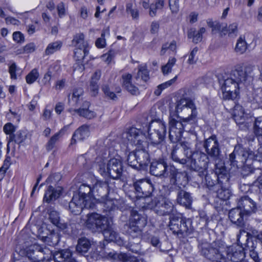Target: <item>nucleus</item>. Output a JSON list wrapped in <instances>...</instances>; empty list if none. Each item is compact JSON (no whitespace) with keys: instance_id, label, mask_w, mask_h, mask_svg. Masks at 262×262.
<instances>
[{"instance_id":"obj_8","label":"nucleus","mask_w":262,"mask_h":262,"mask_svg":"<svg viewBox=\"0 0 262 262\" xmlns=\"http://www.w3.org/2000/svg\"><path fill=\"white\" fill-rule=\"evenodd\" d=\"M168 226L173 233L180 236H187L193 231L192 221L189 219L170 216Z\"/></svg>"},{"instance_id":"obj_37","label":"nucleus","mask_w":262,"mask_h":262,"mask_svg":"<svg viewBox=\"0 0 262 262\" xmlns=\"http://www.w3.org/2000/svg\"><path fill=\"white\" fill-rule=\"evenodd\" d=\"M83 93V90L82 88H79L75 89L73 90L71 97L69 96L68 101L72 105L77 106L82 100V96Z\"/></svg>"},{"instance_id":"obj_42","label":"nucleus","mask_w":262,"mask_h":262,"mask_svg":"<svg viewBox=\"0 0 262 262\" xmlns=\"http://www.w3.org/2000/svg\"><path fill=\"white\" fill-rule=\"evenodd\" d=\"M247 47V43L245 41V37L240 36L237 40L234 51L238 54H242L246 52Z\"/></svg>"},{"instance_id":"obj_44","label":"nucleus","mask_w":262,"mask_h":262,"mask_svg":"<svg viewBox=\"0 0 262 262\" xmlns=\"http://www.w3.org/2000/svg\"><path fill=\"white\" fill-rule=\"evenodd\" d=\"M74 111L77 113L80 116L88 119H92L95 118L96 116V114L94 112L84 107L74 110Z\"/></svg>"},{"instance_id":"obj_31","label":"nucleus","mask_w":262,"mask_h":262,"mask_svg":"<svg viewBox=\"0 0 262 262\" xmlns=\"http://www.w3.org/2000/svg\"><path fill=\"white\" fill-rule=\"evenodd\" d=\"M233 118L237 124H243L246 120L243 107L239 104H235L233 111Z\"/></svg>"},{"instance_id":"obj_9","label":"nucleus","mask_w":262,"mask_h":262,"mask_svg":"<svg viewBox=\"0 0 262 262\" xmlns=\"http://www.w3.org/2000/svg\"><path fill=\"white\" fill-rule=\"evenodd\" d=\"M146 221L136 211L131 212L128 223L124 226V231L133 238L140 237L142 229L146 226Z\"/></svg>"},{"instance_id":"obj_39","label":"nucleus","mask_w":262,"mask_h":262,"mask_svg":"<svg viewBox=\"0 0 262 262\" xmlns=\"http://www.w3.org/2000/svg\"><path fill=\"white\" fill-rule=\"evenodd\" d=\"M72 43L77 48V49L88 46L87 41L84 40V35L81 33H78L74 36Z\"/></svg>"},{"instance_id":"obj_58","label":"nucleus","mask_w":262,"mask_h":262,"mask_svg":"<svg viewBox=\"0 0 262 262\" xmlns=\"http://www.w3.org/2000/svg\"><path fill=\"white\" fill-rule=\"evenodd\" d=\"M105 32L103 31L101 35V37L98 38L95 42L96 46L98 48H103L105 47L106 42L104 38Z\"/></svg>"},{"instance_id":"obj_18","label":"nucleus","mask_w":262,"mask_h":262,"mask_svg":"<svg viewBox=\"0 0 262 262\" xmlns=\"http://www.w3.org/2000/svg\"><path fill=\"white\" fill-rule=\"evenodd\" d=\"M149 242L153 247L163 252H167L172 248L167 236L163 232L158 235H151L149 238Z\"/></svg>"},{"instance_id":"obj_26","label":"nucleus","mask_w":262,"mask_h":262,"mask_svg":"<svg viewBox=\"0 0 262 262\" xmlns=\"http://www.w3.org/2000/svg\"><path fill=\"white\" fill-rule=\"evenodd\" d=\"M135 152L140 169L146 167L149 162V155L147 151L140 147L136 149Z\"/></svg>"},{"instance_id":"obj_46","label":"nucleus","mask_w":262,"mask_h":262,"mask_svg":"<svg viewBox=\"0 0 262 262\" xmlns=\"http://www.w3.org/2000/svg\"><path fill=\"white\" fill-rule=\"evenodd\" d=\"M61 137V131H59L52 136L46 145L47 151H50L55 147L56 143Z\"/></svg>"},{"instance_id":"obj_11","label":"nucleus","mask_w":262,"mask_h":262,"mask_svg":"<svg viewBox=\"0 0 262 262\" xmlns=\"http://www.w3.org/2000/svg\"><path fill=\"white\" fill-rule=\"evenodd\" d=\"M166 124L162 121H152L148 127V139L151 144L159 146L164 140Z\"/></svg>"},{"instance_id":"obj_1","label":"nucleus","mask_w":262,"mask_h":262,"mask_svg":"<svg viewBox=\"0 0 262 262\" xmlns=\"http://www.w3.org/2000/svg\"><path fill=\"white\" fill-rule=\"evenodd\" d=\"M198 247L201 255L213 262H226L227 259L232 262H243L245 257L243 248H230L226 251L224 246L219 241L211 244L202 242Z\"/></svg>"},{"instance_id":"obj_48","label":"nucleus","mask_w":262,"mask_h":262,"mask_svg":"<svg viewBox=\"0 0 262 262\" xmlns=\"http://www.w3.org/2000/svg\"><path fill=\"white\" fill-rule=\"evenodd\" d=\"M61 46L62 43L60 41H55L49 44L45 50L46 55H49L59 50Z\"/></svg>"},{"instance_id":"obj_3","label":"nucleus","mask_w":262,"mask_h":262,"mask_svg":"<svg viewBox=\"0 0 262 262\" xmlns=\"http://www.w3.org/2000/svg\"><path fill=\"white\" fill-rule=\"evenodd\" d=\"M249 75L241 66H237L232 71L230 77L220 79L219 83L224 100H235L239 98V85L245 81Z\"/></svg>"},{"instance_id":"obj_62","label":"nucleus","mask_w":262,"mask_h":262,"mask_svg":"<svg viewBox=\"0 0 262 262\" xmlns=\"http://www.w3.org/2000/svg\"><path fill=\"white\" fill-rule=\"evenodd\" d=\"M255 241H256V239H255ZM246 242L245 245L246 248H247V250H249V251L254 250L256 246V241H255V243H254L252 238H246Z\"/></svg>"},{"instance_id":"obj_38","label":"nucleus","mask_w":262,"mask_h":262,"mask_svg":"<svg viewBox=\"0 0 262 262\" xmlns=\"http://www.w3.org/2000/svg\"><path fill=\"white\" fill-rule=\"evenodd\" d=\"M104 255L106 258L113 261H121L123 262L126 258L125 253H118L114 250L109 252L105 251Z\"/></svg>"},{"instance_id":"obj_53","label":"nucleus","mask_w":262,"mask_h":262,"mask_svg":"<svg viewBox=\"0 0 262 262\" xmlns=\"http://www.w3.org/2000/svg\"><path fill=\"white\" fill-rule=\"evenodd\" d=\"M256 162H258V161H251V163L249 165H247L249 168H248L245 171L244 170V166H242V174L243 175V176H246L251 173H255L256 171L257 172H260L261 170L259 168H254L253 166H252V165L254 163Z\"/></svg>"},{"instance_id":"obj_22","label":"nucleus","mask_w":262,"mask_h":262,"mask_svg":"<svg viewBox=\"0 0 262 262\" xmlns=\"http://www.w3.org/2000/svg\"><path fill=\"white\" fill-rule=\"evenodd\" d=\"M203 147L207 155L213 158H217L221 152L219 144L215 136L213 135L206 139Z\"/></svg>"},{"instance_id":"obj_24","label":"nucleus","mask_w":262,"mask_h":262,"mask_svg":"<svg viewBox=\"0 0 262 262\" xmlns=\"http://www.w3.org/2000/svg\"><path fill=\"white\" fill-rule=\"evenodd\" d=\"M176 200L179 204L190 209L193 200L190 193L181 188H179L177 190Z\"/></svg>"},{"instance_id":"obj_15","label":"nucleus","mask_w":262,"mask_h":262,"mask_svg":"<svg viewBox=\"0 0 262 262\" xmlns=\"http://www.w3.org/2000/svg\"><path fill=\"white\" fill-rule=\"evenodd\" d=\"M192 149L191 144L188 142L184 141L181 143L180 146H176L171 153L172 160L181 164H185L188 162L190 154Z\"/></svg>"},{"instance_id":"obj_7","label":"nucleus","mask_w":262,"mask_h":262,"mask_svg":"<svg viewBox=\"0 0 262 262\" xmlns=\"http://www.w3.org/2000/svg\"><path fill=\"white\" fill-rule=\"evenodd\" d=\"M26 255L32 262H48L52 258V252L44 245L34 244L26 249Z\"/></svg>"},{"instance_id":"obj_36","label":"nucleus","mask_w":262,"mask_h":262,"mask_svg":"<svg viewBox=\"0 0 262 262\" xmlns=\"http://www.w3.org/2000/svg\"><path fill=\"white\" fill-rule=\"evenodd\" d=\"M206 32L205 28L202 27L196 32L195 29H190L188 32V37L192 39V42L195 43L200 42L202 40V35Z\"/></svg>"},{"instance_id":"obj_50","label":"nucleus","mask_w":262,"mask_h":262,"mask_svg":"<svg viewBox=\"0 0 262 262\" xmlns=\"http://www.w3.org/2000/svg\"><path fill=\"white\" fill-rule=\"evenodd\" d=\"M126 12L130 14L133 19H136L139 17V11L137 8L133 7V4L128 3L126 6Z\"/></svg>"},{"instance_id":"obj_2","label":"nucleus","mask_w":262,"mask_h":262,"mask_svg":"<svg viewBox=\"0 0 262 262\" xmlns=\"http://www.w3.org/2000/svg\"><path fill=\"white\" fill-rule=\"evenodd\" d=\"M177 113L183 111L191 115L186 118L177 116V118H169V139L172 143L179 142L182 137L186 123H193L195 122L198 115L196 107L193 102L188 98L181 99L178 101L176 107Z\"/></svg>"},{"instance_id":"obj_25","label":"nucleus","mask_w":262,"mask_h":262,"mask_svg":"<svg viewBox=\"0 0 262 262\" xmlns=\"http://www.w3.org/2000/svg\"><path fill=\"white\" fill-rule=\"evenodd\" d=\"M72 252L69 249H64L52 254V258L55 262H75Z\"/></svg>"},{"instance_id":"obj_47","label":"nucleus","mask_w":262,"mask_h":262,"mask_svg":"<svg viewBox=\"0 0 262 262\" xmlns=\"http://www.w3.org/2000/svg\"><path fill=\"white\" fill-rule=\"evenodd\" d=\"M253 130L257 137H262V116L255 118Z\"/></svg>"},{"instance_id":"obj_35","label":"nucleus","mask_w":262,"mask_h":262,"mask_svg":"<svg viewBox=\"0 0 262 262\" xmlns=\"http://www.w3.org/2000/svg\"><path fill=\"white\" fill-rule=\"evenodd\" d=\"M99 201L100 204L103 207V211L109 212L118 208V201L116 199H110L106 197Z\"/></svg>"},{"instance_id":"obj_12","label":"nucleus","mask_w":262,"mask_h":262,"mask_svg":"<svg viewBox=\"0 0 262 262\" xmlns=\"http://www.w3.org/2000/svg\"><path fill=\"white\" fill-rule=\"evenodd\" d=\"M85 222L86 227L92 232H102L111 224L107 217L97 213H89Z\"/></svg>"},{"instance_id":"obj_34","label":"nucleus","mask_w":262,"mask_h":262,"mask_svg":"<svg viewBox=\"0 0 262 262\" xmlns=\"http://www.w3.org/2000/svg\"><path fill=\"white\" fill-rule=\"evenodd\" d=\"M91 246V242L86 237L79 238L76 246V251L84 255L88 252Z\"/></svg>"},{"instance_id":"obj_43","label":"nucleus","mask_w":262,"mask_h":262,"mask_svg":"<svg viewBox=\"0 0 262 262\" xmlns=\"http://www.w3.org/2000/svg\"><path fill=\"white\" fill-rule=\"evenodd\" d=\"M140 78L143 81L146 82L149 79V72L146 66H139L138 72L135 78L138 80Z\"/></svg>"},{"instance_id":"obj_27","label":"nucleus","mask_w":262,"mask_h":262,"mask_svg":"<svg viewBox=\"0 0 262 262\" xmlns=\"http://www.w3.org/2000/svg\"><path fill=\"white\" fill-rule=\"evenodd\" d=\"M102 233L106 241L113 242L119 246L124 244L123 240L119 236V234L112 229L111 224L108 229L104 230Z\"/></svg>"},{"instance_id":"obj_23","label":"nucleus","mask_w":262,"mask_h":262,"mask_svg":"<svg viewBox=\"0 0 262 262\" xmlns=\"http://www.w3.org/2000/svg\"><path fill=\"white\" fill-rule=\"evenodd\" d=\"M228 216L231 222L238 227H243L245 225V214L238 206L229 211Z\"/></svg>"},{"instance_id":"obj_56","label":"nucleus","mask_w":262,"mask_h":262,"mask_svg":"<svg viewBox=\"0 0 262 262\" xmlns=\"http://www.w3.org/2000/svg\"><path fill=\"white\" fill-rule=\"evenodd\" d=\"M49 219L53 224L58 225L60 222L58 213L56 211H51L49 213Z\"/></svg>"},{"instance_id":"obj_20","label":"nucleus","mask_w":262,"mask_h":262,"mask_svg":"<svg viewBox=\"0 0 262 262\" xmlns=\"http://www.w3.org/2000/svg\"><path fill=\"white\" fill-rule=\"evenodd\" d=\"M110 191V187L106 182H97L92 187L93 198L95 199V206L96 200L100 201L107 197Z\"/></svg>"},{"instance_id":"obj_13","label":"nucleus","mask_w":262,"mask_h":262,"mask_svg":"<svg viewBox=\"0 0 262 262\" xmlns=\"http://www.w3.org/2000/svg\"><path fill=\"white\" fill-rule=\"evenodd\" d=\"M150 209H154L155 212L159 215L164 216L169 215L173 211L174 206L170 201L162 199L161 200L155 198L149 202H146V205L142 206Z\"/></svg>"},{"instance_id":"obj_21","label":"nucleus","mask_w":262,"mask_h":262,"mask_svg":"<svg viewBox=\"0 0 262 262\" xmlns=\"http://www.w3.org/2000/svg\"><path fill=\"white\" fill-rule=\"evenodd\" d=\"M237 206L244 212L245 216H249L251 214L255 213L258 209L256 203L247 195L240 198Z\"/></svg>"},{"instance_id":"obj_55","label":"nucleus","mask_w":262,"mask_h":262,"mask_svg":"<svg viewBox=\"0 0 262 262\" xmlns=\"http://www.w3.org/2000/svg\"><path fill=\"white\" fill-rule=\"evenodd\" d=\"M89 53L88 46L81 48L80 49H76L74 54L78 58H84Z\"/></svg>"},{"instance_id":"obj_16","label":"nucleus","mask_w":262,"mask_h":262,"mask_svg":"<svg viewBox=\"0 0 262 262\" xmlns=\"http://www.w3.org/2000/svg\"><path fill=\"white\" fill-rule=\"evenodd\" d=\"M93 209L95 208V204L91 199H84L80 195L74 194L71 201L69 204L70 211L74 214L77 215L80 213L82 209Z\"/></svg>"},{"instance_id":"obj_59","label":"nucleus","mask_w":262,"mask_h":262,"mask_svg":"<svg viewBox=\"0 0 262 262\" xmlns=\"http://www.w3.org/2000/svg\"><path fill=\"white\" fill-rule=\"evenodd\" d=\"M237 24L236 23H233L229 25L228 27V35L232 37L233 36H236L237 33Z\"/></svg>"},{"instance_id":"obj_17","label":"nucleus","mask_w":262,"mask_h":262,"mask_svg":"<svg viewBox=\"0 0 262 262\" xmlns=\"http://www.w3.org/2000/svg\"><path fill=\"white\" fill-rule=\"evenodd\" d=\"M168 172L167 177L170 179V182L171 184L176 185L179 188H181V186L185 187L187 184L188 175L185 171H179L173 166L170 165L168 169Z\"/></svg>"},{"instance_id":"obj_52","label":"nucleus","mask_w":262,"mask_h":262,"mask_svg":"<svg viewBox=\"0 0 262 262\" xmlns=\"http://www.w3.org/2000/svg\"><path fill=\"white\" fill-rule=\"evenodd\" d=\"M176 61V59L175 58H169L167 64L162 67V71L164 75L168 74L171 72V68L175 64Z\"/></svg>"},{"instance_id":"obj_57","label":"nucleus","mask_w":262,"mask_h":262,"mask_svg":"<svg viewBox=\"0 0 262 262\" xmlns=\"http://www.w3.org/2000/svg\"><path fill=\"white\" fill-rule=\"evenodd\" d=\"M102 90L104 93V94L108 97L110 98H111L112 100H115L117 98V96L116 94L113 92H111L110 90V88L108 86V85H104L102 87Z\"/></svg>"},{"instance_id":"obj_33","label":"nucleus","mask_w":262,"mask_h":262,"mask_svg":"<svg viewBox=\"0 0 262 262\" xmlns=\"http://www.w3.org/2000/svg\"><path fill=\"white\" fill-rule=\"evenodd\" d=\"M75 194L80 195L81 197L84 198V199H91L95 204V199L93 198L92 187L85 184H82L80 185L78 189V193Z\"/></svg>"},{"instance_id":"obj_30","label":"nucleus","mask_w":262,"mask_h":262,"mask_svg":"<svg viewBox=\"0 0 262 262\" xmlns=\"http://www.w3.org/2000/svg\"><path fill=\"white\" fill-rule=\"evenodd\" d=\"M242 236H245L246 238L254 237L255 239H258L261 243L262 242V232H259L255 229H250L249 231L246 232L244 230H240L239 234L237 235V241L240 242V238Z\"/></svg>"},{"instance_id":"obj_32","label":"nucleus","mask_w":262,"mask_h":262,"mask_svg":"<svg viewBox=\"0 0 262 262\" xmlns=\"http://www.w3.org/2000/svg\"><path fill=\"white\" fill-rule=\"evenodd\" d=\"M61 192L60 188L55 189L53 186H49L45 193L43 201L49 203L57 199L60 196Z\"/></svg>"},{"instance_id":"obj_64","label":"nucleus","mask_w":262,"mask_h":262,"mask_svg":"<svg viewBox=\"0 0 262 262\" xmlns=\"http://www.w3.org/2000/svg\"><path fill=\"white\" fill-rule=\"evenodd\" d=\"M90 89L92 93V95L93 96H96L98 94L99 91L98 82H95L94 81H91Z\"/></svg>"},{"instance_id":"obj_60","label":"nucleus","mask_w":262,"mask_h":262,"mask_svg":"<svg viewBox=\"0 0 262 262\" xmlns=\"http://www.w3.org/2000/svg\"><path fill=\"white\" fill-rule=\"evenodd\" d=\"M13 39L17 43H23L25 41V38L23 34L19 31L14 32L13 33Z\"/></svg>"},{"instance_id":"obj_29","label":"nucleus","mask_w":262,"mask_h":262,"mask_svg":"<svg viewBox=\"0 0 262 262\" xmlns=\"http://www.w3.org/2000/svg\"><path fill=\"white\" fill-rule=\"evenodd\" d=\"M89 135V126L85 125H82L75 132L71 140V143H75L76 141H82L88 138Z\"/></svg>"},{"instance_id":"obj_45","label":"nucleus","mask_w":262,"mask_h":262,"mask_svg":"<svg viewBox=\"0 0 262 262\" xmlns=\"http://www.w3.org/2000/svg\"><path fill=\"white\" fill-rule=\"evenodd\" d=\"M135 139V143H133L132 145H134L138 148H140L142 147L143 143H145L146 137L145 134L139 129V132H137Z\"/></svg>"},{"instance_id":"obj_10","label":"nucleus","mask_w":262,"mask_h":262,"mask_svg":"<svg viewBox=\"0 0 262 262\" xmlns=\"http://www.w3.org/2000/svg\"><path fill=\"white\" fill-rule=\"evenodd\" d=\"M209 162L207 155L201 151H192L191 149L188 163L191 169L197 172L198 176L203 178Z\"/></svg>"},{"instance_id":"obj_54","label":"nucleus","mask_w":262,"mask_h":262,"mask_svg":"<svg viewBox=\"0 0 262 262\" xmlns=\"http://www.w3.org/2000/svg\"><path fill=\"white\" fill-rule=\"evenodd\" d=\"M259 174H260L257 178L249 186V187H255L257 188V190H258V192L260 194L262 195V173L260 171L259 172Z\"/></svg>"},{"instance_id":"obj_4","label":"nucleus","mask_w":262,"mask_h":262,"mask_svg":"<svg viewBox=\"0 0 262 262\" xmlns=\"http://www.w3.org/2000/svg\"><path fill=\"white\" fill-rule=\"evenodd\" d=\"M200 179H198L199 182L204 183L208 189L219 195H221L222 191H224L229 180L228 171L222 162L215 164L214 172L207 174L206 172L203 178Z\"/></svg>"},{"instance_id":"obj_51","label":"nucleus","mask_w":262,"mask_h":262,"mask_svg":"<svg viewBox=\"0 0 262 262\" xmlns=\"http://www.w3.org/2000/svg\"><path fill=\"white\" fill-rule=\"evenodd\" d=\"M39 76L37 69H33L26 77V82L28 84H32L36 81Z\"/></svg>"},{"instance_id":"obj_41","label":"nucleus","mask_w":262,"mask_h":262,"mask_svg":"<svg viewBox=\"0 0 262 262\" xmlns=\"http://www.w3.org/2000/svg\"><path fill=\"white\" fill-rule=\"evenodd\" d=\"M27 138V133L23 130H19L16 134L10 135L9 137V143L14 141L15 143L19 144L25 141Z\"/></svg>"},{"instance_id":"obj_5","label":"nucleus","mask_w":262,"mask_h":262,"mask_svg":"<svg viewBox=\"0 0 262 262\" xmlns=\"http://www.w3.org/2000/svg\"><path fill=\"white\" fill-rule=\"evenodd\" d=\"M230 164L238 168L244 166V170H246L252 161L262 162V147L253 151L247 149L241 144L235 146L233 151L229 156Z\"/></svg>"},{"instance_id":"obj_61","label":"nucleus","mask_w":262,"mask_h":262,"mask_svg":"<svg viewBox=\"0 0 262 262\" xmlns=\"http://www.w3.org/2000/svg\"><path fill=\"white\" fill-rule=\"evenodd\" d=\"M4 132L7 135H13L15 132V127L11 123L6 124L3 127Z\"/></svg>"},{"instance_id":"obj_19","label":"nucleus","mask_w":262,"mask_h":262,"mask_svg":"<svg viewBox=\"0 0 262 262\" xmlns=\"http://www.w3.org/2000/svg\"><path fill=\"white\" fill-rule=\"evenodd\" d=\"M168 166L166 162L163 159L153 161L150 166V173L156 177H167L168 175Z\"/></svg>"},{"instance_id":"obj_63","label":"nucleus","mask_w":262,"mask_h":262,"mask_svg":"<svg viewBox=\"0 0 262 262\" xmlns=\"http://www.w3.org/2000/svg\"><path fill=\"white\" fill-rule=\"evenodd\" d=\"M123 262H145L143 259L126 254V258Z\"/></svg>"},{"instance_id":"obj_14","label":"nucleus","mask_w":262,"mask_h":262,"mask_svg":"<svg viewBox=\"0 0 262 262\" xmlns=\"http://www.w3.org/2000/svg\"><path fill=\"white\" fill-rule=\"evenodd\" d=\"M133 186L137 194L136 197L141 198L143 201L142 203L146 205V202L151 200L150 196L154 190L150 181L146 179L137 180L134 182Z\"/></svg>"},{"instance_id":"obj_40","label":"nucleus","mask_w":262,"mask_h":262,"mask_svg":"<svg viewBox=\"0 0 262 262\" xmlns=\"http://www.w3.org/2000/svg\"><path fill=\"white\" fill-rule=\"evenodd\" d=\"M137 132H139V129L131 127L123 133V138L127 140V143H129L132 145L133 143H135V138H136Z\"/></svg>"},{"instance_id":"obj_28","label":"nucleus","mask_w":262,"mask_h":262,"mask_svg":"<svg viewBox=\"0 0 262 262\" xmlns=\"http://www.w3.org/2000/svg\"><path fill=\"white\" fill-rule=\"evenodd\" d=\"M122 85L124 89L133 95L139 94V90L136 86L132 82V75L130 74H123L122 76Z\"/></svg>"},{"instance_id":"obj_6","label":"nucleus","mask_w":262,"mask_h":262,"mask_svg":"<svg viewBox=\"0 0 262 262\" xmlns=\"http://www.w3.org/2000/svg\"><path fill=\"white\" fill-rule=\"evenodd\" d=\"M104 159L97 158L94 167L103 176H109L114 179L120 178L123 172L122 162L121 160L112 158L107 162V165Z\"/></svg>"},{"instance_id":"obj_49","label":"nucleus","mask_w":262,"mask_h":262,"mask_svg":"<svg viewBox=\"0 0 262 262\" xmlns=\"http://www.w3.org/2000/svg\"><path fill=\"white\" fill-rule=\"evenodd\" d=\"M127 161L128 165L130 167L136 169H140L135 151L131 152L128 154Z\"/></svg>"}]
</instances>
